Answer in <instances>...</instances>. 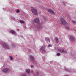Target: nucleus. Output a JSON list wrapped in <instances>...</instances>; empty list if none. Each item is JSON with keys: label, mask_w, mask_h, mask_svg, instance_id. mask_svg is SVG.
<instances>
[{"label": "nucleus", "mask_w": 76, "mask_h": 76, "mask_svg": "<svg viewBox=\"0 0 76 76\" xmlns=\"http://www.w3.org/2000/svg\"><path fill=\"white\" fill-rule=\"evenodd\" d=\"M31 8V11L34 15H37L38 13H37V8L35 7H32Z\"/></svg>", "instance_id": "nucleus-1"}, {"label": "nucleus", "mask_w": 76, "mask_h": 76, "mask_svg": "<svg viewBox=\"0 0 76 76\" xmlns=\"http://www.w3.org/2000/svg\"><path fill=\"white\" fill-rule=\"evenodd\" d=\"M40 50L42 53H45L46 52V50H45V46H44L40 48Z\"/></svg>", "instance_id": "nucleus-2"}, {"label": "nucleus", "mask_w": 76, "mask_h": 76, "mask_svg": "<svg viewBox=\"0 0 76 76\" xmlns=\"http://www.w3.org/2000/svg\"><path fill=\"white\" fill-rule=\"evenodd\" d=\"M33 22L36 23H39V20L38 18H36L34 20H33Z\"/></svg>", "instance_id": "nucleus-3"}, {"label": "nucleus", "mask_w": 76, "mask_h": 76, "mask_svg": "<svg viewBox=\"0 0 76 76\" xmlns=\"http://www.w3.org/2000/svg\"><path fill=\"white\" fill-rule=\"evenodd\" d=\"M61 23L64 25H65L66 24V22L65 21V20H64V18H62L61 19Z\"/></svg>", "instance_id": "nucleus-4"}, {"label": "nucleus", "mask_w": 76, "mask_h": 76, "mask_svg": "<svg viewBox=\"0 0 76 76\" xmlns=\"http://www.w3.org/2000/svg\"><path fill=\"white\" fill-rule=\"evenodd\" d=\"M58 51L62 53H66V51L64 49H58Z\"/></svg>", "instance_id": "nucleus-5"}, {"label": "nucleus", "mask_w": 76, "mask_h": 76, "mask_svg": "<svg viewBox=\"0 0 76 76\" xmlns=\"http://www.w3.org/2000/svg\"><path fill=\"white\" fill-rule=\"evenodd\" d=\"M9 68H5L2 70V71L3 72H4V73H7L8 71H9Z\"/></svg>", "instance_id": "nucleus-6"}, {"label": "nucleus", "mask_w": 76, "mask_h": 76, "mask_svg": "<svg viewBox=\"0 0 76 76\" xmlns=\"http://www.w3.org/2000/svg\"><path fill=\"white\" fill-rule=\"evenodd\" d=\"M3 47L5 48H7V49H9V47L7 45L5 44V43L3 44Z\"/></svg>", "instance_id": "nucleus-7"}, {"label": "nucleus", "mask_w": 76, "mask_h": 76, "mask_svg": "<svg viewBox=\"0 0 76 76\" xmlns=\"http://www.w3.org/2000/svg\"><path fill=\"white\" fill-rule=\"evenodd\" d=\"M29 58L31 61H34V57H33L31 55H30Z\"/></svg>", "instance_id": "nucleus-8"}, {"label": "nucleus", "mask_w": 76, "mask_h": 76, "mask_svg": "<svg viewBox=\"0 0 76 76\" xmlns=\"http://www.w3.org/2000/svg\"><path fill=\"white\" fill-rule=\"evenodd\" d=\"M45 40L46 41H49L50 42V39H49V38H48V37H45Z\"/></svg>", "instance_id": "nucleus-9"}, {"label": "nucleus", "mask_w": 76, "mask_h": 76, "mask_svg": "<svg viewBox=\"0 0 76 76\" xmlns=\"http://www.w3.org/2000/svg\"><path fill=\"white\" fill-rule=\"evenodd\" d=\"M10 32H11V33H12V34H15V33H16V32H15V31L12 30H11L10 31Z\"/></svg>", "instance_id": "nucleus-10"}, {"label": "nucleus", "mask_w": 76, "mask_h": 76, "mask_svg": "<svg viewBox=\"0 0 76 76\" xmlns=\"http://www.w3.org/2000/svg\"><path fill=\"white\" fill-rule=\"evenodd\" d=\"M48 11L49 12H50V13H53V11L50 10H49Z\"/></svg>", "instance_id": "nucleus-11"}, {"label": "nucleus", "mask_w": 76, "mask_h": 76, "mask_svg": "<svg viewBox=\"0 0 76 76\" xmlns=\"http://www.w3.org/2000/svg\"><path fill=\"white\" fill-rule=\"evenodd\" d=\"M26 72L27 73H29L30 72V70H29V69H26Z\"/></svg>", "instance_id": "nucleus-12"}, {"label": "nucleus", "mask_w": 76, "mask_h": 76, "mask_svg": "<svg viewBox=\"0 0 76 76\" xmlns=\"http://www.w3.org/2000/svg\"><path fill=\"white\" fill-rule=\"evenodd\" d=\"M20 22L21 23H24V21H22V20H20Z\"/></svg>", "instance_id": "nucleus-13"}, {"label": "nucleus", "mask_w": 76, "mask_h": 76, "mask_svg": "<svg viewBox=\"0 0 76 76\" xmlns=\"http://www.w3.org/2000/svg\"><path fill=\"white\" fill-rule=\"evenodd\" d=\"M56 41V42H58V39L56 38L55 39Z\"/></svg>", "instance_id": "nucleus-14"}, {"label": "nucleus", "mask_w": 76, "mask_h": 76, "mask_svg": "<svg viewBox=\"0 0 76 76\" xmlns=\"http://www.w3.org/2000/svg\"><path fill=\"white\" fill-rule=\"evenodd\" d=\"M21 76H27V75L25 74H23L21 75Z\"/></svg>", "instance_id": "nucleus-15"}, {"label": "nucleus", "mask_w": 76, "mask_h": 76, "mask_svg": "<svg viewBox=\"0 0 76 76\" xmlns=\"http://www.w3.org/2000/svg\"><path fill=\"white\" fill-rule=\"evenodd\" d=\"M66 29H68V30H69V29H70V28L69 27H66Z\"/></svg>", "instance_id": "nucleus-16"}, {"label": "nucleus", "mask_w": 76, "mask_h": 76, "mask_svg": "<svg viewBox=\"0 0 76 76\" xmlns=\"http://www.w3.org/2000/svg\"><path fill=\"white\" fill-rule=\"evenodd\" d=\"M48 47H52V45H51L50 44L48 45Z\"/></svg>", "instance_id": "nucleus-17"}, {"label": "nucleus", "mask_w": 76, "mask_h": 76, "mask_svg": "<svg viewBox=\"0 0 76 76\" xmlns=\"http://www.w3.org/2000/svg\"><path fill=\"white\" fill-rule=\"evenodd\" d=\"M20 11L19 10H18V9L17 10V13H19V12Z\"/></svg>", "instance_id": "nucleus-18"}, {"label": "nucleus", "mask_w": 76, "mask_h": 76, "mask_svg": "<svg viewBox=\"0 0 76 76\" xmlns=\"http://www.w3.org/2000/svg\"><path fill=\"white\" fill-rule=\"evenodd\" d=\"M10 60H13V57L11 56H10Z\"/></svg>", "instance_id": "nucleus-19"}, {"label": "nucleus", "mask_w": 76, "mask_h": 76, "mask_svg": "<svg viewBox=\"0 0 76 76\" xmlns=\"http://www.w3.org/2000/svg\"><path fill=\"white\" fill-rule=\"evenodd\" d=\"M36 75H34L35 76H38V75H38V72H37L36 73Z\"/></svg>", "instance_id": "nucleus-20"}, {"label": "nucleus", "mask_w": 76, "mask_h": 76, "mask_svg": "<svg viewBox=\"0 0 76 76\" xmlns=\"http://www.w3.org/2000/svg\"><path fill=\"white\" fill-rule=\"evenodd\" d=\"M72 23H76V22L74 20L72 21Z\"/></svg>", "instance_id": "nucleus-21"}, {"label": "nucleus", "mask_w": 76, "mask_h": 76, "mask_svg": "<svg viewBox=\"0 0 76 76\" xmlns=\"http://www.w3.org/2000/svg\"><path fill=\"white\" fill-rule=\"evenodd\" d=\"M57 55L58 56H60V54L59 53H57Z\"/></svg>", "instance_id": "nucleus-22"}, {"label": "nucleus", "mask_w": 76, "mask_h": 76, "mask_svg": "<svg viewBox=\"0 0 76 76\" xmlns=\"http://www.w3.org/2000/svg\"><path fill=\"white\" fill-rule=\"evenodd\" d=\"M70 38H71V39L72 41V40H73V39H74V38H72V37H71Z\"/></svg>", "instance_id": "nucleus-23"}, {"label": "nucleus", "mask_w": 76, "mask_h": 76, "mask_svg": "<svg viewBox=\"0 0 76 76\" xmlns=\"http://www.w3.org/2000/svg\"><path fill=\"white\" fill-rule=\"evenodd\" d=\"M34 67V66H33V65H32L31 66V68H32V67Z\"/></svg>", "instance_id": "nucleus-24"}, {"label": "nucleus", "mask_w": 76, "mask_h": 76, "mask_svg": "<svg viewBox=\"0 0 76 76\" xmlns=\"http://www.w3.org/2000/svg\"><path fill=\"white\" fill-rule=\"evenodd\" d=\"M18 31H19V29H18Z\"/></svg>", "instance_id": "nucleus-25"}, {"label": "nucleus", "mask_w": 76, "mask_h": 76, "mask_svg": "<svg viewBox=\"0 0 76 76\" xmlns=\"http://www.w3.org/2000/svg\"><path fill=\"white\" fill-rule=\"evenodd\" d=\"M31 72H33V70H31Z\"/></svg>", "instance_id": "nucleus-26"}, {"label": "nucleus", "mask_w": 76, "mask_h": 76, "mask_svg": "<svg viewBox=\"0 0 76 76\" xmlns=\"http://www.w3.org/2000/svg\"><path fill=\"white\" fill-rule=\"evenodd\" d=\"M37 31H38V30H37Z\"/></svg>", "instance_id": "nucleus-27"}]
</instances>
